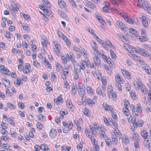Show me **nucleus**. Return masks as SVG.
Segmentation results:
<instances>
[{
  "instance_id": "nucleus-8",
  "label": "nucleus",
  "mask_w": 151,
  "mask_h": 151,
  "mask_svg": "<svg viewBox=\"0 0 151 151\" xmlns=\"http://www.w3.org/2000/svg\"><path fill=\"white\" fill-rule=\"evenodd\" d=\"M78 90V94L81 96H83L84 94H85V87H84L83 88L79 89Z\"/></svg>"
},
{
  "instance_id": "nucleus-39",
  "label": "nucleus",
  "mask_w": 151,
  "mask_h": 151,
  "mask_svg": "<svg viewBox=\"0 0 151 151\" xmlns=\"http://www.w3.org/2000/svg\"><path fill=\"white\" fill-rule=\"evenodd\" d=\"M116 87L117 88L118 90L119 91H122V86L120 83L118 82L116 83Z\"/></svg>"
},
{
  "instance_id": "nucleus-45",
  "label": "nucleus",
  "mask_w": 151,
  "mask_h": 151,
  "mask_svg": "<svg viewBox=\"0 0 151 151\" xmlns=\"http://www.w3.org/2000/svg\"><path fill=\"white\" fill-rule=\"evenodd\" d=\"M7 120L8 122L10 124L12 125H14V121L12 120L11 119L8 118L6 119Z\"/></svg>"
},
{
  "instance_id": "nucleus-12",
  "label": "nucleus",
  "mask_w": 151,
  "mask_h": 151,
  "mask_svg": "<svg viewBox=\"0 0 151 151\" xmlns=\"http://www.w3.org/2000/svg\"><path fill=\"white\" fill-rule=\"evenodd\" d=\"M117 25L121 29L124 30L126 27L122 22L120 21L118 22H117Z\"/></svg>"
},
{
  "instance_id": "nucleus-10",
  "label": "nucleus",
  "mask_w": 151,
  "mask_h": 151,
  "mask_svg": "<svg viewBox=\"0 0 151 151\" xmlns=\"http://www.w3.org/2000/svg\"><path fill=\"white\" fill-rule=\"evenodd\" d=\"M142 136L145 138V140L147 139H148L147 137L148 133L145 130H144L142 131L141 133Z\"/></svg>"
},
{
  "instance_id": "nucleus-56",
  "label": "nucleus",
  "mask_w": 151,
  "mask_h": 151,
  "mask_svg": "<svg viewBox=\"0 0 151 151\" xmlns=\"http://www.w3.org/2000/svg\"><path fill=\"white\" fill-rule=\"evenodd\" d=\"M139 18L142 22L147 20L146 17L144 16H141V17H139Z\"/></svg>"
},
{
  "instance_id": "nucleus-25",
  "label": "nucleus",
  "mask_w": 151,
  "mask_h": 151,
  "mask_svg": "<svg viewBox=\"0 0 151 151\" xmlns=\"http://www.w3.org/2000/svg\"><path fill=\"white\" fill-rule=\"evenodd\" d=\"M89 127L92 134H96V131L95 130V129H94L93 125H90Z\"/></svg>"
},
{
  "instance_id": "nucleus-41",
  "label": "nucleus",
  "mask_w": 151,
  "mask_h": 151,
  "mask_svg": "<svg viewBox=\"0 0 151 151\" xmlns=\"http://www.w3.org/2000/svg\"><path fill=\"white\" fill-rule=\"evenodd\" d=\"M78 73H79L77 72L74 71V78L75 80L78 79L79 78Z\"/></svg>"
},
{
  "instance_id": "nucleus-14",
  "label": "nucleus",
  "mask_w": 151,
  "mask_h": 151,
  "mask_svg": "<svg viewBox=\"0 0 151 151\" xmlns=\"http://www.w3.org/2000/svg\"><path fill=\"white\" fill-rule=\"evenodd\" d=\"M109 5H105V6L103 7L102 9L103 12L105 13H109V10L108 9L109 7V4L108 3Z\"/></svg>"
},
{
  "instance_id": "nucleus-21",
  "label": "nucleus",
  "mask_w": 151,
  "mask_h": 151,
  "mask_svg": "<svg viewBox=\"0 0 151 151\" xmlns=\"http://www.w3.org/2000/svg\"><path fill=\"white\" fill-rule=\"evenodd\" d=\"M111 56L112 59H115L116 56L114 51L111 49L110 50Z\"/></svg>"
},
{
  "instance_id": "nucleus-4",
  "label": "nucleus",
  "mask_w": 151,
  "mask_h": 151,
  "mask_svg": "<svg viewBox=\"0 0 151 151\" xmlns=\"http://www.w3.org/2000/svg\"><path fill=\"white\" fill-rule=\"evenodd\" d=\"M66 102L68 105V108L72 111H73L74 110L73 105L71 101L70 100L68 99L67 100Z\"/></svg>"
},
{
  "instance_id": "nucleus-37",
  "label": "nucleus",
  "mask_w": 151,
  "mask_h": 151,
  "mask_svg": "<svg viewBox=\"0 0 151 151\" xmlns=\"http://www.w3.org/2000/svg\"><path fill=\"white\" fill-rule=\"evenodd\" d=\"M81 67H74V71L77 72L79 73H80L81 71Z\"/></svg>"
},
{
  "instance_id": "nucleus-19",
  "label": "nucleus",
  "mask_w": 151,
  "mask_h": 151,
  "mask_svg": "<svg viewBox=\"0 0 151 151\" xmlns=\"http://www.w3.org/2000/svg\"><path fill=\"white\" fill-rule=\"evenodd\" d=\"M127 22L129 23L130 24H133L134 23L133 21L132 20V19L129 17H127L124 19Z\"/></svg>"
},
{
  "instance_id": "nucleus-27",
  "label": "nucleus",
  "mask_w": 151,
  "mask_h": 151,
  "mask_svg": "<svg viewBox=\"0 0 151 151\" xmlns=\"http://www.w3.org/2000/svg\"><path fill=\"white\" fill-rule=\"evenodd\" d=\"M132 136L133 138L136 141H137V140H139V139L138 138L139 136L138 135L137 133H136L135 132H134Z\"/></svg>"
},
{
  "instance_id": "nucleus-48",
  "label": "nucleus",
  "mask_w": 151,
  "mask_h": 151,
  "mask_svg": "<svg viewBox=\"0 0 151 151\" xmlns=\"http://www.w3.org/2000/svg\"><path fill=\"white\" fill-rule=\"evenodd\" d=\"M44 117L41 114H39L38 115L37 117L39 119L42 121H43L44 120L43 118Z\"/></svg>"
},
{
  "instance_id": "nucleus-3",
  "label": "nucleus",
  "mask_w": 151,
  "mask_h": 151,
  "mask_svg": "<svg viewBox=\"0 0 151 151\" xmlns=\"http://www.w3.org/2000/svg\"><path fill=\"white\" fill-rule=\"evenodd\" d=\"M57 133V132L55 129H52L49 132V136L51 137L54 138L56 136Z\"/></svg>"
},
{
  "instance_id": "nucleus-44",
  "label": "nucleus",
  "mask_w": 151,
  "mask_h": 151,
  "mask_svg": "<svg viewBox=\"0 0 151 151\" xmlns=\"http://www.w3.org/2000/svg\"><path fill=\"white\" fill-rule=\"evenodd\" d=\"M22 70H23V72L25 74H27L29 72V69L27 68H24H24L22 69Z\"/></svg>"
},
{
  "instance_id": "nucleus-46",
  "label": "nucleus",
  "mask_w": 151,
  "mask_h": 151,
  "mask_svg": "<svg viewBox=\"0 0 151 151\" xmlns=\"http://www.w3.org/2000/svg\"><path fill=\"white\" fill-rule=\"evenodd\" d=\"M131 108H132V111L133 114H134H134L135 115L137 116H138V114L136 113V112L135 113V108L134 107V105H131Z\"/></svg>"
},
{
  "instance_id": "nucleus-31",
  "label": "nucleus",
  "mask_w": 151,
  "mask_h": 151,
  "mask_svg": "<svg viewBox=\"0 0 151 151\" xmlns=\"http://www.w3.org/2000/svg\"><path fill=\"white\" fill-rule=\"evenodd\" d=\"M50 74L51 78L54 81L56 80L57 79V77L55 73L53 72H51Z\"/></svg>"
},
{
  "instance_id": "nucleus-35",
  "label": "nucleus",
  "mask_w": 151,
  "mask_h": 151,
  "mask_svg": "<svg viewBox=\"0 0 151 151\" xmlns=\"http://www.w3.org/2000/svg\"><path fill=\"white\" fill-rule=\"evenodd\" d=\"M129 30L131 34L136 35L137 32L135 29L130 28H129Z\"/></svg>"
},
{
  "instance_id": "nucleus-47",
  "label": "nucleus",
  "mask_w": 151,
  "mask_h": 151,
  "mask_svg": "<svg viewBox=\"0 0 151 151\" xmlns=\"http://www.w3.org/2000/svg\"><path fill=\"white\" fill-rule=\"evenodd\" d=\"M115 79L116 81H121V78L119 74H117L116 76Z\"/></svg>"
},
{
  "instance_id": "nucleus-23",
  "label": "nucleus",
  "mask_w": 151,
  "mask_h": 151,
  "mask_svg": "<svg viewBox=\"0 0 151 151\" xmlns=\"http://www.w3.org/2000/svg\"><path fill=\"white\" fill-rule=\"evenodd\" d=\"M3 72L2 73L3 74L7 75L9 76L10 75V73L9 72V70L7 69V68L5 69L4 68V69L3 70Z\"/></svg>"
},
{
  "instance_id": "nucleus-18",
  "label": "nucleus",
  "mask_w": 151,
  "mask_h": 151,
  "mask_svg": "<svg viewBox=\"0 0 151 151\" xmlns=\"http://www.w3.org/2000/svg\"><path fill=\"white\" fill-rule=\"evenodd\" d=\"M114 133L115 134V136L116 137H119V138H121V135L119 130L117 131L116 130H115L114 131Z\"/></svg>"
},
{
  "instance_id": "nucleus-60",
  "label": "nucleus",
  "mask_w": 151,
  "mask_h": 151,
  "mask_svg": "<svg viewBox=\"0 0 151 151\" xmlns=\"http://www.w3.org/2000/svg\"><path fill=\"white\" fill-rule=\"evenodd\" d=\"M18 105L19 107L20 108L23 109L24 107V104L21 102H19L18 104Z\"/></svg>"
},
{
  "instance_id": "nucleus-13",
  "label": "nucleus",
  "mask_w": 151,
  "mask_h": 151,
  "mask_svg": "<svg viewBox=\"0 0 151 151\" xmlns=\"http://www.w3.org/2000/svg\"><path fill=\"white\" fill-rule=\"evenodd\" d=\"M137 86L136 87V89L137 90H138L139 88L142 87V86H144L142 83L141 81L139 80L137 81Z\"/></svg>"
},
{
  "instance_id": "nucleus-32",
  "label": "nucleus",
  "mask_w": 151,
  "mask_h": 151,
  "mask_svg": "<svg viewBox=\"0 0 151 151\" xmlns=\"http://www.w3.org/2000/svg\"><path fill=\"white\" fill-rule=\"evenodd\" d=\"M87 102L88 105L95 104V101H93L90 98H88L87 99Z\"/></svg>"
},
{
  "instance_id": "nucleus-54",
  "label": "nucleus",
  "mask_w": 151,
  "mask_h": 151,
  "mask_svg": "<svg viewBox=\"0 0 151 151\" xmlns=\"http://www.w3.org/2000/svg\"><path fill=\"white\" fill-rule=\"evenodd\" d=\"M56 66L57 68L56 70L58 71H59L60 70L59 68H61V65L59 63L57 62L56 63Z\"/></svg>"
},
{
  "instance_id": "nucleus-59",
  "label": "nucleus",
  "mask_w": 151,
  "mask_h": 151,
  "mask_svg": "<svg viewBox=\"0 0 151 151\" xmlns=\"http://www.w3.org/2000/svg\"><path fill=\"white\" fill-rule=\"evenodd\" d=\"M22 16L26 20H27L30 17L29 15L23 13H22Z\"/></svg>"
},
{
  "instance_id": "nucleus-2",
  "label": "nucleus",
  "mask_w": 151,
  "mask_h": 151,
  "mask_svg": "<svg viewBox=\"0 0 151 151\" xmlns=\"http://www.w3.org/2000/svg\"><path fill=\"white\" fill-rule=\"evenodd\" d=\"M141 1L142 3L141 4H139V6L141 7H143L145 10L147 11L148 9V7H149L147 2L145 0H141ZM138 4L139 5V4Z\"/></svg>"
},
{
  "instance_id": "nucleus-11",
  "label": "nucleus",
  "mask_w": 151,
  "mask_h": 151,
  "mask_svg": "<svg viewBox=\"0 0 151 151\" xmlns=\"http://www.w3.org/2000/svg\"><path fill=\"white\" fill-rule=\"evenodd\" d=\"M151 143V138L147 139L145 140L144 142V144L146 147H147L149 146V147H150V145Z\"/></svg>"
},
{
  "instance_id": "nucleus-28",
  "label": "nucleus",
  "mask_w": 151,
  "mask_h": 151,
  "mask_svg": "<svg viewBox=\"0 0 151 151\" xmlns=\"http://www.w3.org/2000/svg\"><path fill=\"white\" fill-rule=\"evenodd\" d=\"M42 10L44 12V13L45 14L48 16L50 15V10L46 9H43Z\"/></svg>"
},
{
  "instance_id": "nucleus-50",
  "label": "nucleus",
  "mask_w": 151,
  "mask_h": 151,
  "mask_svg": "<svg viewBox=\"0 0 151 151\" xmlns=\"http://www.w3.org/2000/svg\"><path fill=\"white\" fill-rule=\"evenodd\" d=\"M87 91L88 93H92L93 91V89L90 86H88L87 88Z\"/></svg>"
},
{
  "instance_id": "nucleus-26",
  "label": "nucleus",
  "mask_w": 151,
  "mask_h": 151,
  "mask_svg": "<svg viewBox=\"0 0 151 151\" xmlns=\"http://www.w3.org/2000/svg\"><path fill=\"white\" fill-rule=\"evenodd\" d=\"M36 127L40 129H42V128L43 127L42 125L41 124V123L40 122H38L36 124Z\"/></svg>"
},
{
  "instance_id": "nucleus-29",
  "label": "nucleus",
  "mask_w": 151,
  "mask_h": 151,
  "mask_svg": "<svg viewBox=\"0 0 151 151\" xmlns=\"http://www.w3.org/2000/svg\"><path fill=\"white\" fill-rule=\"evenodd\" d=\"M140 89L141 90L142 92L144 94H146L147 91V89L145 88V86H142L141 88H140Z\"/></svg>"
},
{
  "instance_id": "nucleus-9",
  "label": "nucleus",
  "mask_w": 151,
  "mask_h": 151,
  "mask_svg": "<svg viewBox=\"0 0 151 151\" xmlns=\"http://www.w3.org/2000/svg\"><path fill=\"white\" fill-rule=\"evenodd\" d=\"M104 68L108 74H112V71L111 68L110 66L109 67L107 65H104Z\"/></svg>"
},
{
  "instance_id": "nucleus-62",
  "label": "nucleus",
  "mask_w": 151,
  "mask_h": 151,
  "mask_svg": "<svg viewBox=\"0 0 151 151\" xmlns=\"http://www.w3.org/2000/svg\"><path fill=\"white\" fill-rule=\"evenodd\" d=\"M142 24L143 25L145 28H147L148 26V23L147 22V20L145 21V22H142Z\"/></svg>"
},
{
  "instance_id": "nucleus-22",
  "label": "nucleus",
  "mask_w": 151,
  "mask_h": 151,
  "mask_svg": "<svg viewBox=\"0 0 151 151\" xmlns=\"http://www.w3.org/2000/svg\"><path fill=\"white\" fill-rule=\"evenodd\" d=\"M122 142L125 144H127L129 143V140L128 137L127 136H125L124 138H123Z\"/></svg>"
},
{
  "instance_id": "nucleus-1",
  "label": "nucleus",
  "mask_w": 151,
  "mask_h": 151,
  "mask_svg": "<svg viewBox=\"0 0 151 151\" xmlns=\"http://www.w3.org/2000/svg\"><path fill=\"white\" fill-rule=\"evenodd\" d=\"M146 32V31L145 29H141V36L140 37V36L139 35V39L140 41L143 42L148 41L149 40V38L146 37V36L147 35Z\"/></svg>"
},
{
  "instance_id": "nucleus-43",
  "label": "nucleus",
  "mask_w": 151,
  "mask_h": 151,
  "mask_svg": "<svg viewBox=\"0 0 151 151\" xmlns=\"http://www.w3.org/2000/svg\"><path fill=\"white\" fill-rule=\"evenodd\" d=\"M137 125L139 127H142L143 125V121L141 120H138Z\"/></svg>"
},
{
  "instance_id": "nucleus-57",
  "label": "nucleus",
  "mask_w": 151,
  "mask_h": 151,
  "mask_svg": "<svg viewBox=\"0 0 151 151\" xmlns=\"http://www.w3.org/2000/svg\"><path fill=\"white\" fill-rule=\"evenodd\" d=\"M5 123L3 122H1L0 124L1 126L2 127V129L4 130L6 129L8 127L7 126L5 125Z\"/></svg>"
},
{
  "instance_id": "nucleus-6",
  "label": "nucleus",
  "mask_w": 151,
  "mask_h": 151,
  "mask_svg": "<svg viewBox=\"0 0 151 151\" xmlns=\"http://www.w3.org/2000/svg\"><path fill=\"white\" fill-rule=\"evenodd\" d=\"M131 57L133 59L137 62L140 63L142 62L140 58L137 55H132Z\"/></svg>"
},
{
  "instance_id": "nucleus-64",
  "label": "nucleus",
  "mask_w": 151,
  "mask_h": 151,
  "mask_svg": "<svg viewBox=\"0 0 151 151\" xmlns=\"http://www.w3.org/2000/svg\"><path fill=\"white\" fill-rule=\"evenodd\" d=\"M123 102L124 105L125 106V107H127L128 106V105L129 104V103L126 99L123 100Z\"/></svg>"
},
{
  "instance_id": "nucleus-40",
  "label": "nucleus",
  "mask_w": 151,
  "mask_h": 151,
  "mask_svg": "<svg viewBox=\"0 0 151 151\" xmlns=\"http://www.w3.org/2000/svg\"><path fill=\"white\" fill-rule=\"evenodd\" d=\"M105 60H106L107 63L108 64H112L113 63V61L111 60V59L110 58H107L106 56L105 57Z\"/></svg>"
},
{
  "instance_id": "nucleus-58",
  "label": "nucleus",
  "mask_w": 151,
  "mask_h": 151,
  "mask_svg": "<svg viewBox=\"0 0 151 151\" xmlns=\"http://www.w3.org/2000/svg\"><path fill=\"white\" fill-rule=\"evenodd\" d=\"M85 132L86 133V134L87 136L88 137H89L90 136V130L87 129V128H86L85 129Z\"/></svg>"
},
{
  "instance_id": "nucleus-5",
  "label": "nucleus",
  "mask_w": 151,
  "mask_h": 151,
  "mask_svg": "<svg viewBox=\"0 0 151 151\" xmlns=\"http://www.w3.org/2000/svg\"><path fill=\"white\" fill-rule=\"evenodd\" d=\"M93 60L95 63L96 65V66H99L101 64V62L99 58L97 56L93 58Z\"/></svg>"
},
{
  "instance_id": "nucleus-63",
  "label": "nucleus",
  "mask_w": 151,
  "mask_h": 151,
  "mask_svg": "<svg viewBox=\"0 0 151 151\" xmlns=\"http://www.w3.org/2000/svg\"><path fill=\"white\" fill-rule=\"evenodd\" d=\"M11 135H12V137H15L17 133L13 131H10V132Z\"/></svg>"
},
{
  "instance_id": "nucleus-16",
  "label": "nucleus",
  "mask_w": 151,
  "mask_h": 151,
  "mask_svg": "<svg viewBox=\"0 0 151 151\" xmlns=\"http://www.w3.org/2000/svg\"><path fill=\"white\" fill-rule=\"evenodd\" d=\"M3 83L5 87L10 86V81L8 79H5L4 78L3 79Z\"/></svg>"
},
{
  "instance_id": "nucleus-34",
  "label": "nucleus",
  "mask_w": 151,
  "mask_h": 151,
  "mask_svg": "<svg viewBox=\"0 0 151 151\" xmlns=\"http://www.w3.org/2000/svg\"><path fill=\"white\" fill-rule=\"evenodd\" d=\"M81 68L83 70L85 69V65L86 64V61L85 60H81Z\"/></svg>"
},
{
  "instance_id": "nucleus-42",
  "label": "nucleus",
  "mask_w": 151,
  "mask_h": 151,
  "mask_svg": "<svg viewBox=\"0 0 151 151\" xmlns=\"http://www.w3.org/2000/svg\"><path fill=\"white\" fill-rule=\"evenodd\" d=\"M93 149L96 151H99V146L97 144H96L93 145Z\"/></svg>"
},
{
  "instance_id": "nucleus-52",
  "label": "nucleus",
  "mask_w": 151,
  "mask_h": 151,
  "mask_svg": "<svg viewBox=\"0 0 151 151\" xmlns=\"http://www.w3.org/2000/svg\"><path fill=\"white\" fill-rule=\"evenodd\" d=\"M7 105L8 106L9 108H10L12 109V108L14 109H15L16 108V106H14L12 104H11L10 103H7Z\"/></svg>"
},
{
  "instance_id": "nucleus-33",
  "label": "nucleus",
  "mask_w": 151,
  "mask_h": 151,
  "mask_svg": "<svg viewBox=\"0 0 151 151\" xmlns=\"http://www.w3.org/2000/svg\"><path fill=\"white\" fill-rule=\"evenodd\" d=\"M80 50L82 55H83L85 57L87 58L88 56L86 54V51L84 50V49L83 48H81Z\"/></svg>"
},
{
  "instance_id": "nucleus-7",
  "label": "nucleus",
  "mask_w": 151,
  "mask_h": 151,
  "mask_svg": "<svg viewBox=\"0 0 151 151\" xmlns=\"http://www.w3.org/2000/svg\"><path fill=\"white\" fill-rule=\"evenodd\" d=\"M108 42L109 43H108L107 42H106L105 43H103V44H102L104 47L106 49H108V47H111L113 46V45L111 44V43L110 41L108 40Z\"/></svg>"
},
{
  "instance_id": "nucleus-61",
  "label": "nucleus",
  "mask_w": 151,
  "mask_h": 151,
  "mask_svg": "<svg viewBox=\"0 0 151 151\" xmlns=\"http://www.w3.org/2000/svg\"><path fill=\"white\" fill-rule=\"evenodd\" d=\"M112 141L113 144L116 145L117 144V140L116 138H112Z\"/></svg>"
},
{
  "instance_id": "nucleus-53",
  "label": "nucleus",
  "mask_w": 151,
  "mask_h": 151,
  "mask_svg": "<svg viewBox=\"0 0 151 151\" xmlns=\"http://www.w3.org/2000/svg\"><path fill=\"white\" fill-rule=\"evenodd\" d=\"M84 87H85V86L83 85V84L79 83L78 85V90L83 88Z\"/></svg>"
},
{
  "instance_id": "nucleus-15",
  "label": "nucleus",
  "mask_w": 151,
  "mask_h": 151,
  "mask_svg": "<svg viewBox=\"0 0 151 151\" xmlns=\"http://www.w3.org/2000/svg\"><path fill=\"white\" fill-rule=\"evenodd\" d=\"M58 4L61 8H65L66 5L65 3L63 1L59 0L58 1Z\"/></svg>"
},
{
  "instance_id": "nucleus-38",
  "label": "nucleus",
  "mask_w": 151,
  "mask_h": 151,
  "mask_svg": "<svg viewBox=\"0 0 151 151\" xmlns=\"http://www.w3.org/2000/svg\"><path fill=\"white\" fill-rule=\"evenodd\" d=\"M96 19L100 21H103L104 22H105L104 20L103 19V17L101 16H99L98 15H96Z\"/></svg>"
},
{
  "instance_id": "nucleus-30",
  "label": "nucleus",
  "mask_w": 151,
  "mask_h": 151,
  "mask_svg": "<svg viewBox=\"0 0 151 151\" xmlns=\"http://www.w3.org/2000/svg\"><path fill=\"white\" fill-rule=\"evenodd\" d=\"M143 67L145 71L148 73L150 74L151 72V70L149 69V67L147 65H145Z\"/></svg>"
},
{
  "instance_id": "nucleus-51",
  "label": "nucleus",
  "mask_w": 151,
  "mask_h": 151,
  "mask_svg": "<svg viewBox=\"0 0 151 151\" xmlns=\"http://www.w3.org/2000/svg\"><path fill=\"white\" fill-rule=\"evenodd\" d=\"M6 136L7 135L5 136H2L1 137V139L2 140L4 141H7L8 140L9 138L7 137Z\"/></svg>"
},
{
  "instance_id": "nucleus-24",
  "label": "nucleus",
  "mask_w": 151,
  "mask_h": 151,
  "mask_svg": "<svg viewBox=\"0 0 151 151\" xmlns=\"http://www.w3.org/2000/svg\"><path fill=\"white\" fill-rule=\"evenodd\" d=\"M142 111L141 110V106L140 104H137V110L136 112H137L138 113L139 112H141Z\"/></svg>"
},
{
  "instance_id": "nucleus-55",
  "label": "nucleus",
  "mask_w": 151,
  "mask_h": 151,
  "mask_svg": "<svg viewBox=\"0 0 151 151\" xmlns=\"http://www.w3.org/2000/svg\"><path fill=\"white\" fill-rule=\"evenodd\" d=\"M21 82V80L18 77L17 81V82L16 83L15 81L14 82L15 84L19 86L20 85V83Z\"/></svg>"
},
{
  "instance_id": "nucleus-49",
  "label": "nucleus",
  "mask_w": 151,
  "mask_h": 151,
  "mask_svg": "<svg viewBox=\"0 0 151 151\" xmlns=\"http://www.w3.org/2000/svg\"><path fill=\"white\" fill-rule=\"evenodd\" d=\"M54 44L57 50L60 49V45L57 41H54Z\"/></svg>"
},
{
  "instance_id": "nucleus-36",
  "label": "nucleus",
  "mask_w": 151,
  "mask_h": 151,
  "mask_svg": "<svg viewBox=\"0 0 151 151\" xmlns=\"http://www.w3.org/2000/svg\"><path fill=\"white\" fill-rule=\"evenodd\" d=\"M42 1L43 4H45L47 5L46 6L47 7H50V5L47 0H42Z\"/></svg>"
},
{
  "instance_id": "nucleus-20",
  "label": "nucleus",
  "mask_w": 151,
  "mask_h": 151,
  "mask_svg": "<svg viewBox=\"0 0 151 151\" xmlns=\"http://www.w3.org/2000/svg\"><path fill=\"white\" fill-rule=\"evenodd\" d=\"M123 111L125 114L128 116L129 114V109L127 107H125L123 109Z\"/></svg>"
},
{
  "instance_id": "nucleus-17",
  "label": "nucleus",
  "mask_w": 151,
  "mask_h": 151,
  "mask_svg": "<svg viewBox=\"0 0 151 151\" xmlns=\"http://www.w3.org/2000/svg\"><path fill=\"white\" fill-rule=\"evenodd\" d=\"M74 124L76 125V126L77 127L78 130L80 131L81 130V127H80V124L79 123V122L78 121H77L76 120H75L74 121Z\"/></svg>"
}]
</instances>
